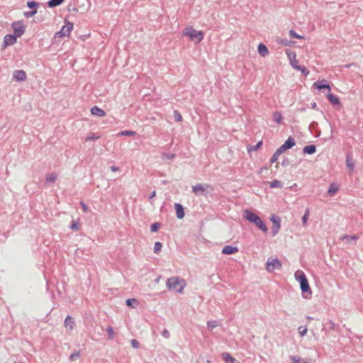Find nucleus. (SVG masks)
<instances>
[{"mask_svg":"<svg viewBox=\"0 0 363 363\" xmlns=\"http://www.w3.org/2000/svg\"><path fill=\"white\" fill-rule=\"evenodd\" d=\"M296 280L299 281L303 298L305 299H310L312 296V290L303 271H296Z\"/></svg>","mask_w":363,"mask_h":363,"instance_id":"obj_1","label":"nucleus"},{"mask_svg":"<svg viewBox=\"0 0 363 363\" xmlns=\"http://www.w3.org/2000/svg\"><path fill=\"white\" fill-rule=\"evenodd\" d=\"M166 284L169 290L182 294L186 286V281L178 277H172L167 280Z\"/></svg>","mask_w":363,"mask_h":363,"instance_id":"obj_2","label":"nucleus"},{"mask_svg":"<svg viewBox=\"0 0 363 363\" xmlns=\"http://www.w3.org/2000/svg\"><path fill=\"white\" fill-rule=\"evenodd\" d=\"M244 217L249 222L257 225L264 233L267 232V230H268L267 227L264 223V222L261 220V218L255 213H253L249 210H245L244 211Z\"/></svg>","mask_w":363,"mask_h":363,"instance_id":"obj_3","label":"nucleus"},{"mask_svg":"<svg viewBox=\"0 0 363 363\" xmlns=\"http://www.w3.org/2000/svg\"><path fill=\"white\" fill-rule=\"evenodd\" d=\"M183 35L188 36L191 40L200 43L203 38V33L194 30L191 27L186 28L183 31Z\"/></svg>","mask_w":363,"mask_h":363,"instance_id":"obj_4","label":"nucleus"},{"mask_svg":"<svg viewBox=\"0 0 363 363\" xmlns=\"http://www.w3.org/2000/svg\"><path fill=\"white\" fill-rule=\"evenodd\" d=\"M213 187L208 184H196L192 186V191L196 196H206L213 191Z\"/></svg>","mask_w":363,"mask_h":363,"instance_id":"obj_5","label":"nucleus"},{"mask_svg":"<svg viewBox=\"0 0 363 363\" xmlns=\"http://www.w3.org/2000/svg\"><path fill=\"white\" fill-rule=\"evenodd\" d=\"M74 27L73 23L70 22H66L61 30L55 34V38H60L66 36H69Z\"/></svg>","mask_w":363,"mask_h":363,"instance_id":"obj_6","label":"nucleus"},{"mask_svg":"<svg viewBox=\"0 0 363 363\" xmlns=\"http://www.w3.org/2000/svg\"><path fill=\"white\" fill-rule=\"evenodd\" d=\"M281 267L280 261L277 258H269L266 262V270L268 272H272L276 269H279Z\"/></svg>","mask_w":363,"mask_h":363,"instance_id":"obj_7","label":"nucleus"},{"mask_svg":"<svg viewBox=\"0 0 363 363\" xmlns=\"http://www.w3.org/2000/svg\"><path fill=\"white\" fill-rule=\"evenodd\" d=\"M295 145V140L293 138L289 137L287 140L277 150V151L280 154H283L287 150L293 147Z\"/></svg>","mask_w":363,"mask_h":363,"instance_id":"obj_8","label":"nucleus"},{"mask_svg":"<svg viewBox=\"0 0 363 363\" xmlns=\"http://www.w3.org/2000/svg\"><path fill=\"white\" fill-rule=\"evenodd\" d=\"M27 6L29 9H33V11L29 12H25L24 16L26 18H30L37 13V9L39 6V4L35 1H30L27 2Z\"/></svg>","mask_w":363,"mask_h":363,"instance_id":"obj_9","label":"nucleus"},{"mask_svg":"<svg viewBox=\"0 0 363 363\" xmlns=\"http://www.w3.org/2000/svg\"><path fill=\"white\" fill-rule=\"evenodd\" d=\"M12 27L14 31V35L16 37H21L25 32L24 27L21 21L13 23Z\"/></svg>","mask_w":363,"mask_h":363,"instance_id":"obj_10","label":"nucleus"},{"mask_svg":"<svg viewBox=\"0 0 363 363\" xmlns=\"http://www.w3.org/2000/svg\"><path fill=\"white\" fill-rule=\"evenodd\" d=\"M270 220L273 224L272 227V231L273 235L274 236L278 233V232L280 229L281 220L279 217H276L274 216H272Z\"/></svg>","mask_w":363,"mask_h":363,"instance_id":"obj_11","label":"nucleus"},{"mask_svg":"<svg viewBox=\"0 0 363 363\" xmlns=\"http://www.w3.org/2000/svg\"><path fill=\"white\" fill-rule=\"evenodd\" d=\"M313 86L314 88H315L318 90H320L323 89H326L329 91H330V89H331L330 84L325 79H323L321 81H317V82H314Z\"/></svg>","mask_w":363,"mask_h":363,"instance_id":"obj_12","label":"nucleus"},{"mask_svg":"<svg viewBox=\"0 0 363 363\" xmlns=\"http://www.w3.org/2000/svg\"><path fill=\"white\" fill-rule=\"evenodd\" d=\"M16 36L12 35H6L4 38L3 45L4 48L12 45L16 43Z\"/></svg>","mask_w":363,"mask_h":363,"instance_id":"obj_13","label":"nucleus"},{"mask_svg":"<svg viewBox=\"0 0 363 363\" xmlns=\"http://www.w3.org/2000/svg\"><path fill=\"white\" fill-rule=\"evenodd\" d=\"M13 77L17 81L23 82L26 79V73L22 69H17L13 72Z\"/></svg>","mask_w":363,"mask_h":363,"instance_id":"obj_14","label":"nucleus"},{"mask_svg":"<svg viewBox=\"0 0 363 363\" xmlns=\"http://www.w3.org/2000/svg\"><path fill=\"white\" fill-rule=\"evenodd\" d=\"M174 208L178 219H182L184 217V211L182 204L175 203Z\"/></svg>","mask_w":363,"mask_h":363,"instance_id":"obj_15","label":"nucleus"},{"mask_svg":"<svg viewBox=\"0 0 363 363\" xmlns=\"http://www.w3.org/2000/svg\"><path fill=\"white\" fill-rule=\"evenodd\" d=\"M237 252H238V248L231 245H226L222 249V253L225 255H232Z\"/></svg>","mask_w":363,"mask_h":363,"instance_id":"obj_16","label":"nucleus"},{"mask_svg":"<svg viewBox=\"0 0 363 363\" xmlns=\"http://www.w3.org/2000/svg\"><path fill=\"white\" fill-rule=\"evenodd\" d=\"M91 113L94 116H99V117H104L106 116V112L99 108L98 106H94L91 108Z\"/></svg>","mask_w":363,"mask_h":363,"instance_id":"obj_17","label":"nucleus"},{"mask_svg":"<svg viewBox=\"0 0 363 363\" xmlns=\"http://www.w3.org/2000/svg\"><path fill=\"white\" fill-rule=\"evenodd\" d=\"M257 51H258L259 54L263 57H264L269 55V50L267 49L266 45L262 43H259L258 45Z\"/></svg>","mask_w":363,"mask_h":363,"instance_id":"obj_18","label":"nucleus"},{"mask_svg":"<svg viewBox=\"0 0 363 363\" xmlns=\"http://www.w3.org/2000/svg\"><path fill=\"white\" fill-rule=\"evenodd\" d=\"M277 43L279 45H284V46H286V47H291L294 44V42L292 41V40H289L286 38H278L277 39Z\"/></svg>","mask_w":363,"mask_h":363,"instance_id":"obj_19","label":"nucleus"},{"mask_svg":"<svg viewBox=\"0 0 363 363\" xmlns=\"http://www.w3.org/2000/svg\"><path fill=\"white\" fill-rule=\"evenodd\" d=\"M65 326L69 330H72L74 327V321L71 316L67 315L65 320Z\"/></svg>","mask_w":363,"mask_h":363,"instance_id":"obj_20","label":"nucleus"},{"mask_svg":"<svg viewBox=\"0 0 363 363\" xmlns=\"http://www.w3.org/2000/svg\"><path fill=\"white\" fill-rule=\"evenodd\" d=\"M221 357L225 363H235L236 362V359L228 352L223 353Z\"/></svg>","mask_w":363,"mask_h":363,"instance_id":"obj_21","label":"nucleus"},{"mask_svg":"<svg viewBox=\"0 0 363 363\" xmlns=\"http://www.w3.org/2000/svg\"><path fill=\"white\" fill-rule=\"evenodd\" d=\"M57 179V174L56 173L47 174L45 176V182L48 184H53Z\"/></svg>","mask_w":363,"mask_h":363,"instance_id":"obj_22","label":"nucleus"},{"mask_svg":"<svg viewBox=\"0 0 363 363\" xmlns=\"http://www.w3.org/2000/svg\"><path fill=\"white\" fill-rule=\"evenodd\" d=\"M285 52L288 56L291 65L295 68V54L291 52L289 48H286Z\"/></svg>","mask_w":363,"mask_h":363,"instance_id":"obj_23","label":"nucleus"},{"mask_svg":"<svg viewBox=\"0 0 363 363\" xmlns=\"http://www.w3.org/2000/svg\"><path fill=\"white\" fill-rule=\"evenodd\" d=\"M316 151V147L314 145L305 146L303 149L304 154L312 155Z\"/></svg>","mask_w":363,"mask_h":363,"instance_id":"obj_24","label":"nucleus"},{"mask_svg":"<svg viewBox=\"0 0 363 363\" xmlns=\"http://www.w3.org/2000/svg\"><path fill=\"white\" fill-rule=\"evenodd\" d=\"M327 97H328V101L333 105H339L340 104L339 99L333 94L329 93L327 95Z\"/></svg>","mask_w":363,"mask_h":363,"instance_id":"obj_25","label":"nucleus"},{"mask_svg":"<svg viewBox=\"0 0 363 363\" xmlns=\"http://www.w3.org/2000/svg\"><path fill=\"white\" fill-rule=\"evenodd\" d=\"M339 189V186L336 184H331L330 185L329 189L328 191V194L329 196H333Z\"/></svg>","mask_w":363,"mask_h":363,"instance_id":"obj_26","label":"nucleus"},{"mask_svg":"<svg viewBox=\"0 0 363 363\" xmlns=\"http://www.w3.org/2000/svg\"><path fill=\"white\" fill-rule=\"evenodd\" d=\"M262 141H259L256 145H250L247 147V152L249 153H250L251 152H253V151H256L262 145Z\"/></svg>","mask_w":363,"mask_h":363,"instance_id":"obj_27","label":"nucleus"},{"mask_svg":"<svg viewBox=\"0 0 363 363\" xmlns=\"http://www.w3.org/2000/svg\"><path fill=\"white\" fill-rule=\"evenodd\" d=\"M125 303L128 307L135 308L138 306V302L137 299H135V298H128L126 300Z\"/></svg>","mask_w":363,"mask_h":363,"instance_id":"obj_28","label":"nucleus"},{"mask_svg":"<svg viewBox=\"0 0 363 363\" xmlns=\"http://www.w3.org/2000/svg\"><path fill=\"white\" fill-rule=\"evenodd\" d=\"M296 70L300 71L304 77H306L309 74V70L303 65L296 64Z\"/></svg>","mask_w":363,"mask_h":363,"instance_id":"obj_29","label":"nucleus"},{"mask_svg":"<svg viewBox=\"0 0 363 363\" xmlns=\"http://www.w3.org/2000/svg\"><path fill=\"white\" fill-rule=\"evenodd\" d=\"M65 0H50L48 2V6L50 8L57 6L63 3Z\"/></svg>","mask_w":363,"mask_h":363,"instance_id":"obj_30","label":"nucleus"},{"mask_svg":"<svg viewBox=\"0 0 363 363\" xmlns=\"http://www.w3.org/2000/svg\"><path fill=\"white\" fill-rule=\"evenodd\" d=\"M218 322L217 320H210L207 322L208 329L213 330L215 328L218 326Z\"/></svg>","mask_w":363,"mask_h":363,"instance_id":"obj_31","label":"nucleus"},{"mask_svg":"<svg viewBox=\"0 0 363 363\" xmlns=\"http://www.w3.org/2000/svg\"><path fill=\"white\" fill-rule=\"evenodd\" d=\"M273 119H274V122H276L277 123H278V124L281 123V120H282L281 113L279 112L274 113Z\"/></svg>","mask_w":363,"mask_h":363,"instance_id":"obj_32","label":"nucleus"},{"mask_svg":"<svg viewBox=\"0 0 363 363\" xmlns=\"http://www.w3.org/2000/svg\"><path fill=\"white\" fill-rule=\"evenodd\" d=\"M136 134V133L135 131H133V130H123V131H121L120 132L118 135H121V136H133Z\"/></svg>","mask_w":363,"mask_h":363,"instance_id":"obj_33","label":"nucleus"},{"mask_svg":"<svg viewBox=\"0 0 363 363\" xmlns=\"http://www.w3.org/2000/svg\"><path fill=\"white\" fill-rule=\"evenodd\" d=\"M271 188H282L283 185L281 182L279 180H274L270 183Z\"/></svg>","mask_w":363,"mask_h":363,"instance_id":"obj_34","label":"nucleus"},{"mask_svg":"<svg viewBox=\"0 0 363 363\" xmlns=\"http://www.w3.org/2000/svg\"><path fill=\"white\" fill-rule=\"evenodd\" d=\"M313 361L310 358L303 359L301 357H296V363H313Z\"/></svg>","mask_w":363,"mask_h":363,"instance_id":"obj_35","label":"nucleus"},{"mask_svg":"<svg viewBox=\"0 0 363 363\" xmlns=\"http://www.w3.org/2000/svg\"><path fill=\"white\" fill-rule=\"evenodd\" d=\"M101 138V135H96L95 133H90L86 138V141L98 140Z\"/></svg>","mask_w":363,"mask_h":363,"instance_id":"obj_36","label":"nucleus"},{"mask_svg":"<svg viewBox=\"0 0 363 363\" xmlns=\"http://www.w3.org/2000/svg\"><path fill=\"white\" fill-rule=\"evenodd\" d=\"M162 247V243L160 242H156L155 243V246H154V252L156 254L159 253L161 251Z\"/></svg>","mask_w":363,"mask_h":363,"instance_id":"obj_37","label":"nucleus"},{"mask_svg":"<svg viewBox=\"0 0 363 363\" xmlns=\"http://www.w3.org/2000/svg\"><path fill=\"white\" fill-rule=\"evenodd\" d=\"M342 239V240H347L348 241L354 240L355 242V241H357L358 240V236H357V235H343Z\"/></svg>","mask_w":363,"mask_h":363,"instance_id":"obj_38","label":"nucleus"},{"mask_svg":"<svg viewBox=\"0 0 363 363\" xmlns=\"http://www.w3.org/2000/svg\"><path fill=\"white\" fill-rule=\"evenodd\" d=\"M298 333L301 337L304 336L308 331V329L306 326H300L298 328Z\"/></svg>","mask_w":363,"mask_h":363,"instance_id":"obj_39","label":"nucleus"},{"mask_svg":"<svg viewBox=\"0 0 363 363\" xmlns=\"http://www.w3.org/2000/svg\"><path fill=\"white\" fill-rule=\"evenodd\" d=\"M346 163L348 167H350L351 169H353L354 164L352 162V159L349 155H347L346 157Z\"/></svg>","mask_w":363,"mask_h":363,"instance_id":"obj_40","label":"nucleus"},{"mask_svg":"<svg viewBox=\"0 0 363 363\" xmlns=\"http://www.w3.org/2000/svg\"><path fill=\"white\" fill-rule=\"evenodd\" d=\"M308 216H309V211H308V209H306L305 214L302 217V222H303V225H306Z\"/></svg>","mask_w":363,"mask_h":363,"instance_id":"obj_41","label":"nucleus"},{"mask_svg":"<svg viewBox=\"0 0 363 363\" xmlns=\"http://www.w3.org/2000/svg\"><path fill=\"white\" fill-rule=\"evenodd\" d=\"M280 155H281L276 150V152L274 153V155H272V157L270 159V162L271 163L275 162L278 160V158Z\"/></svg>","mask_w":363,"mask_h":363,"instance_id":"obj_42","label":"nucleus"},{"mask_svg":"<svg viewBox=\"0 0 363 363\" xmlns=\"http://www.w3.org/2000/svg\"><path fill=\"white\" fill-rule=\"evenodd\" d=\"M106 332L108 335L109 339H113L114 335L113 329L111 326H109L106 328Z\"/></svg>","mask_w":363,"mask_h":363,"instance_id":"obj_43","label":"nucleus"},{"mask_svg":"<svg viewBox=\"0 0 363 363\" xmlns=\"http://www.w3.org/2000/svg\"><path fill=\"white\" fill-rule=\"evenodd\" d=\"M160 225L159 223H153L152 224L151 227H150V230L152 232H156L159 230Z\"/></svg>","mask_w":363,"mask_h":363,"instance_id":"obj_44","label":"nucleus"},{"mask_svg":"<svg viewBox=\"0 0 363 363\" xmlns=\"http://www.w3.org/2000/svg\"><path fill=\"white\" fill-rule=\"evenodd\" d=\"M174 116L177 121H181L182 120V116L178 111H174Z\"/></svg>","mask_w":363,"mask_h":363,"instance_id":"obj_45","label":"nucleus"},{"mask_svg":"<svg viewBox=\"0 0 363 363\" xmlns=\"http://www.w3.org/2000/svg\"><path fill=\"white\" fill-rule=\"evenodd\" d=\"M79 355H80L79 352H76L69 356V359L72 361H74V360L77 359V358H79Z\"/></svg>","mask_w":363,"mask_h":363,"instance_id":"obj_46","label":"nucleus"},{"mask_svg":"<svg viewBox=\"0 0 363 363\" xmlns=\"http://www.w3.org/2000/svg\"><path fill=\"white\" fill-rule=\"evenodd\" d=\"M70 228L73 230H79V224L77 222H73L71 225H70Z\"/></svg>","mask_w":363,"mask_h":363,"instance_id":"obj_47","label":"nucleus"},{"mask_svg":"<svg viewBox=\"0 0 363 363\" xmlns=\"http://www.w3.org/2000/svg\"><path fill=\"white\" fill-rule=\"evenodd\" d=\"M131 345L133 348H138L139 347V342L136 340L135 339H133L131 340Z\"/></svg>","mask_w":363,"mask_h":363,"instance_id":"obj_48","label":"nucleus"},{"mask_svg":"<svg viewBox=\"0 0 363 363\" xmlns=\"http://www.w3.org/2000/svg\"><path fill=\"white\" fill-rule=\"evenodd\" d=\"M80 205L82 208V210L84 213H87L88 212V210H89V208L88 206L82 201L80 202Z\"/></svg>","mask_w":363,"mask_h":363,"instance_id":"obj_49","label":"nucleus"},{"mask_svg":"<svg viewBox=\"0 0 363 363\" xmlns=\"http://www.w3.org/2000/svg\"><path fill=\"white\" fill-rule=\"evenodd\" d=\"M162 336H164V337L166 338H169L170 335H169V333L168 332V330H164L163 332H162Z\"/></svg>","mask_w":363,"mask_h":363,"instance_id":"obj_50","label":"nucleus"},{"mask_svg":"<svg viewBox=\"0 0 363 363\" xmlns=\"http://www.w3.org/2000/svg\"><path fill=\"white\" fill-rule=\"evenodd\" d=\"M289 162H290L288 159H284L281 162V164H282V166H287L289 164Z\"/></svg>","mask_w":363,"mask_h":363,"instance_id":"obj_51","label":"nucleus"},{"mask_svg":"<svg viewBox=\"0 0 363 363\" xmlns=\"http://www.w3.org/2000/svg\"><path fill=\"white\" fill-rule=\"evenodd\" d=\"M174 157V155H167V154H165L163 155L162 158H167V159H173Z\"/></svg>","mask_w":363,"mask_h":363,"instance_id":"obj_52","label":"nucleus"},{"mask_svg":"<svg viewBox=\"0 0 363 363\" xmlns=\"http://www.w3.org/2000/svg\"><path fill=\"white\" fill-rule=\"evenodd\" d=\"M111 170L114 172H118L119 170V167L113 165L111 167Z\"/></svg>","mask_w":363,"mask_h":363,"instance_id":"obj_53","label":"nucleus"},{"mask_svg":"<svg viewBox=\"0 0 363 363\" xmlns=\"http://www.w3.org/2000/svg\"><path fill=\"white\" fill-rule=\"evenodd\" d=\"M289 35L291 38H295V30H291L289 31Z\"/></svg>","mask_w":363,"mask_h":363,"instance_id":"obj_54","label":"nucleus"},{"mask_svg":"<svg viewBox=\"0 0 363 363\" xmlns=\"http://www.w3.org/2000/svg\"><path fill=\"white\" fill-rule=\"evenodd\" d=\"M155 196H156V191H153L152 192V194L150 195L149 199H152V198H154Z\"/></svg>","mask_w":363,"mask_h":363,"instance_id":"obj_55","label":"nucleus"},{"mask_svg":"<svg viewBox=\"0 0 363 363\" xmlns=\"http://www.w3.org/2000/svg\"><path fill=\"white\" fill-rule=\"evenodd\" d=\"M302 38H303V35H298L296 33V39H302Z\"/></svg>","mask_w":363,"mask_h":363,"instance_id":"obj_56","label":"nucleus"},{"mask_svg":"<svg viewBox=\"0 0 363 363\" xmlns=\"http://www.w3.org/2000/svg\"><path fill=\"white\" fill-rule=\"evenodd\" d=\"M311 108H316V103H313V104H312V105H311Z\"/></svg>","mask_w":363,"mask_h":363,"instance_id":"obj_57","label":"nucleus"},{"mask_svg":"<svg viewBox=\"0 0 363 363\" xmlns=\"http://www.w3.org/2000/svg\"><path fill=\"white\" fill-rule=\"evenodd\" d=\"M161 277H158L156 279V282L158 283L160 281V279Z\"/></svg>","mask_w":363,"mask_h":363,"instance_id":"obj_58","label":"nucleus"},{"mask_svg":"<svg viewBox=\"0 0 363 363\" xmlns=\"http://www.w3.org/2000/svg\"><path fill=\"white\" fill-rule=\"evenodd\" d=\"M14 363H16V362H14Z\"/></svg>","mask_w":363,"mask_h":363,"instance_id":"obj_59","label":"nucleus"}]
</instances>
